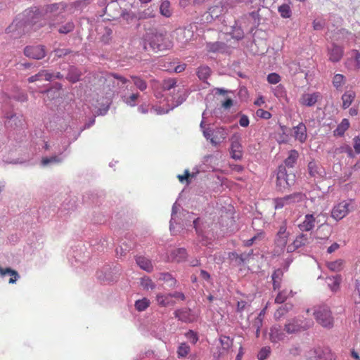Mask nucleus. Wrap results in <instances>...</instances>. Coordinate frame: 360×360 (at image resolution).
Instances as JSON below:
<instances>
[{
    "mask_svg": "<svg viewBox=\"0 0 360 360\" xmlns=\"http://www.w3.org/2000/svg\"><path fill=\"white\" fill-rule=\"evenodd\" d=\"M42 18H45L43 8L39 9L34 7L26 9L13 21L6 28V32L8 34H13L15 38L20 37L27 31V27L28 26L35 25Z\"/></svg>",
    "mask_w": 360,
    "mask_h": 360,
    "instance_id": "f257e3e1",
    "label": "nucleus"
},
{
    "mask_svg": "<svg viewBox=\"0 0 360 360\" xmlns=\"http://www.w3.org/2000/svg\"><path fill=\"white\" fill-rule=\"evenodd\" d=\"M144 30L146 33L142 38L144 50H148V45L154 51L170 49L173 46L172 41L166 37L165 33L160 32L154 27H148L146 25H144Z\"/></svg>",
    "mask_w": 360,
    "mask_h": 360,
    "instance_id": "f03ea898",
    "label": "nucleus"
},
{
    "mask_svg": "<svg viewBox=\"0 0 360 360\" xmlns=\"http://www.w3.org/2000/svg\"><path fill=\"white\" fill-rule=\"evenodd\" d=\"M313 314L316 322L321 326L326 328H331L333 326L334 318L329 307L317 306L314 308Z\"/></svg>",
    "mask_w": 360,
    "mask_h": 360,
    "instance_id": "7ed1b4c3",
    "label": "nucleus"
},
{
    "mask_svg": "<svg viewBox=\"0 0 360 360\" xmlns=\"http://www.w3.org/2000/svg\"><path fill=\"white\" fill-rule=\"evenodd\" d=\"M295 182V175L293 173L288 174L285 166H279L276 178V185L279 190H285L292 186Z\"/></svg>",
    "mask_w": 360,
    "mask_h": 360,
    "instance_id": "20e7f679",
    "label": "nucleus"
},
{
    "mask_svg": "<svg viewBox=\"0 0 360 360\" xmlns=\"http://www.w3.org/2000/svg\"><path fill=\"white\" fill-rule=\"evenodd\" d=\"M305 198L306 195L302 193H294L283 198H277L274 200V208L276 210L282 209L284 207L302 202Z\"/></svg>",
    "mask_w": 360,
    "mask_h": 360,
    "instance_id": "39448f33",
    "label": "nucleus"
},
{
    "mask_svg": "<svg viewBox=\"0 0 360 360\" xmlns=\"http://www.w3.org/2000/svg\"><path fill=\"white\" fill-rule=\"evenodd\" d=\"M67 4L63 2L55 3L43 7L45 19H51L61 15L66 9Z\"/></svg>",
    "mask_w": 360,
    "mask_h": 360,
    "instance_id": "423d86ee",
    "label": "nucleus"
},
{
    "mask_svg": "<svg viewBox=\"0 0 360 360\" xmlns=\"http://www.w3.org/2000/svg\"><path fill=\"white\" fill-rule=\"evenodd\" d=\"M349 204L346 201H342L335 205L331 211V217L336 221H340L345 217L349 212Z\"/></svg>",
    "mask_w": 360,
    "mask_h": 360,
    "instance_id": "0eeeda50",
    "label": "nucleus"
},
{
    "mask_svg": "<svg viewBox=\"0 0 360 360\" xmlns=\"http://www.w3.org/2000/svg\"><path fill=\"white\" fill-rule=\"evenodd\" d=\"M24 54L29 58L39 60L44 58L46 51L44 46H27L24 49Z\"/></svg>",
    "mask_w": 360,
    "mask_h": 360,
    "instance_id": "6e6552de",
    "label": "nucleus"
},
{
    "mask_svg": "<svg viewBox=\"0 0 360 360\" xmlns=\"http://www.w3.org/2000/svg\"><path fill=\"white\" fill-rule=\"evenodd\" d=\"M231 157L235 160H240L242 158L243 150L240 143V138L238 135L234 134L231 138Z\"/></svg>",
    "mask_w": 360,
    "mask_h": 360,
    "instance_id": "1a4fd4ad",
    "label": "nucleus"
},
{
    "mask_svg": "<svg viewBox=\"0 0 360 360\" xmlns=\"http://www.w3.org/2000/svg\"><path fill=\"white\" fill-rule=\"evenodd\" d=\"M175 317L185 323H191L196 320V316L191 309L184 308L174 311Z\"/></svg>",
    "mask_w": 360,
    "mask_h": 360,
    "instance_id": "9d476101",
    "label": "nucleus"
},
{
    "mask_svg": "<svg viewBox=\"0 0 360 360\" xmlns=\"http://www.w3.org/2000/svg\"><path fill=\"white\" fill-rule=\"evenodd\" d=\"M321 97L319 92L303 94L299 100V103L303 106L311 107L314 105Z\"/></svg>",
    "mask_w": 360,
    "mask_h": 360,
    "instance_id": "9b49d317",
    "label": "nucleus"
},
{
    "mask_svg": "<svg viewBox=\"0 0 360 360\" xmlns=\"http://www.w3.org/2000/svg\"><path fill=\"white\" fill-rule=\"evenodd\" d=\"M316 217L314 214L304 215L303 221L299 224L298 227L302 231H310L315 227Z\"/></svg>",
    "mask_w": 360,
    "mask_h": 360,
    "instance_id": "f8f14e48",
    "label": "nucleus"
},
{
    "mask_svg": "<svg viewBox=\"0 0 360 360\" xmlns=\"http://www.w3.org/2000/svg\"><path fill=\"white\" fill-rule=\"evenodd\" d=\"M293 136L300 143H304L307 139V127L303 122L293 127Z\"/></svg>",
    "mask_w": 360,
    "mask_h": 360,
    "instance_id": "ddd939ff",
    "label": "nucleus"
},
{
    "mask_svg": "<svg viewBox=\"0 0 360 360\" xmlns=\"http://www.w3.org/2000/svg\"><path fill=\"white\" fill-rule=\"evenodd\" d=\"M286 229H287L285 225H282L280 226L277 233L276 244L281 249H283L286 246L288 243L289 233L287 232Z\"/></svg>",
    "mask_w": 360,
    "mask_h": 360,
    "instance_id": "4468645a",
    "label": "nucleus"
},
{
    "mask_svg": "<svg viewBox=\"0 0 360 360\" xmlns=\"http://www.w3.org/2000/svg\"><path fill=\"white\" fill-rule=\"evenodd\" d=\"M308 236L307 234L301 233L299 236L296 237V238L294 240L293 243L290 245H289L287 247V251L288 252H292L295 251L296 249L305 245L307 243H308Z\"/></svg>",
    "mask_w": 360,
    "mask_h": 360,
    "instance_id": "2eb2a0df",
    "label": "nucleus"
},
{
    "mask_svg": "<svg viewBox=\"0 0 360 360\" xmlns=\"http://www.w3.org/2000/svg\"><path fill=\"white\" fill-rule=\"evenodd\" d=\"M102 78L104 79L103 84L108 87L111 85L112 87H115V79L120 81L122 84H126L128 82L125 77L115 73H106Z\"/></svg>",
    "mask_w": 360,
    "mask_h": 360,
    "instance_id": "dca6fc26",
    "label": "nucleus"
},
{
    "mask_svg": "<svg viewBox=\"0 0 360 360\" xmlns=\"http://www.w3.org/2000/svg\"><path fill=\"white\" fill-rule=\"evenodd\" d=\"M169 258L171 261L178 263L184 262L187 258L186 250L184 248H176L170 252Z\"/></svg>",
    "mask_w": 360,
    "mask_h": 360,
    "instance_id": "f3484780",
    "label": "nucleus"
},
{
    "mask_svg": "<svg viewBox=\"0 0 360 360\" xmlns=\"http://www.w3.org/2000/svg\"><path fill=\"white\" fill-rule=\"evenodd\" d=\"M285 336V333L283 332L280 326H274L271 328L269 339L272 342H278L283 340Z\"/></svg>",
    "mask_w": 360,
    "mask_h": 360,
    "instance_id": "a211bd4d",
    "label": "nucleus"
},
{
    "mask_svg": "<svg viewBox=\"0 0 360 360\" xmlns=\"http://www.w3.org/2000/svg\"><path fill=\"white\" fill-rule=\"evenodd\" d=\"M284 276V272L281 269H277L271 274L273 290H276L281 287V283Z\"/></svg>",
    "mask_w": 360,
    "mask_h": 360,
    "instance_id": "6ab92c4d",
    "label": "nucleus"
},
{
    "mask_svg": "<svg viewBox=\"0 0 360 360\" xmlns=\"http://www.w3.org/2000/svg\"><path fill=\"white\" fill-rule=\"evenodd\" d=\"M155 300L158 304L162 307L175 304V302L172 299L170 293L166 295L158 293L156 295Z\"/></svg>",
    "mask_w": 360,
    "mask_h": 360,
    "instance_id": "aec40b11",
    "label": "nucleus"
},
{
    "mask_svg": "<svg viewBox=\"0 0 360 360\" xmlns=\"http://www.w3.org/2000/svg\"><path fill=\"white\" fill-rule=\"evenodd\" d=\"M227 134L225 129L218 128L212 133L213 136L210 138V141L212 144L216 146L226 139Z\"/></svg>",
    "mask_w": 360,
    "mask_h": 360,
    "instance_id": "412c9836",
    "label": "nucleus"
},
{
    "mask_svg": "<svg viewBox=\"0 0 360 360\" xmlns=\"http://www.w3.org/2000/svg\"><path fill=\"white\" fill-rule=\"evenodd\" d=\"M316 360H335V355L329 349H317L314 351Z\"/></svg>",
    "mask_w": 360,
    "mask_h": 360,
    "instance_id": "4be33fe9",
    "label": "nucleus"
},
{
    "mask_svg": "<svg viewBox=\"0 0 360 360\" xmlns=\"http://www.w3.org/2000/svg\"><path fill=\"white\" fill-rule=\"evenodd\" d=\"M356 98V93L352 90L346 91L344 94L342 96V107L343 109L348 108L352 103H353L354 98Z\"/></svg>",
    "mask_w": 360,
    "mask_h": 360,
    "instance_id": "5701e85b",
    "label": "nucleus"
},
{
    "mask_svg": "<svg viewBox=\"0 0 360 360\" xmlns=\"http://www.w3.org/2000/svg\"><path fill=\"white\" fill-rule=\"evenodd\" d=\"M343 56V49L341 46L335 44L333 45V48L329 51V59L333 62L339 61Z\"/></svg>",
    "mask_w": 360,
    "mask_h": 360,
    "instance_id": "b1692460",
    "label": "nucleus"
},
{
    "mask_svg": "<svg viewBox=\"0 0 360 360\" xmlns=\"http://www.w3.org/2000/svg\"><path fill=\"white\" fill-rule=\"evenodd\" d=\"M136 262L142 269L148 272L152 271L153 266L152 265L151 261L148 258H146L143 256H139L136 258Z\"/></svg>",
    "mask_w": 360,
    "mask_h": 360,
    "instance_id": "393cba45",
    "label": "nucleus"
},
{
    "mask_svg": "<svg viewBox=\"0 0 360 360\" xmlns=\"http://www.w3.org/2000/svg\"><path fill=\"white\" fill-rule=\"evenodd\" d=\"M345 265V261L342 259H338L335 261L327 262L326 266L327 268L333 272H339L342 270Z\"/></svg>",
    "mask_w": 360,
    "mask_h": 360,
    "instance_id": "a878e982",
    "label": "nucleus"
},
{
    "mask_svg": "<svg viewBox=\"0 0 360 360\" xmlns=\"http://www.w3.org/2000/svg\"><path fill=\"white\" fill-rule=\"evenodd\" d=\"M302 329L297 320L292 319L285 325V330L288 334L297 333Z\"/></svg>",
    "mask_w": 360,
    "mask_h": 360,
    "instance_id": "bb28decb",
    "label": "nucleus"
},
{
    "mask_svg": "<svg viewBox=\"0 0 360 360\" xmlns=\"http://www.w3.org/2000/svg\"><path fill=\"white\" fill-rule=\"evenodd\" d=\"M349 120L347 118H344L333 131L334 136H342L345 132L349 129Z\"/></svg>",
    "mask_w": 360,
    "mask_h": 360,
    "instance_id": "cd10ccee",
    "label": "nucleus"
},
{
    "mask_svg": "<svg viewBox=\"0 0 360 360\" xmlns=\"http://www.w3.org/2000/svg\"><path fill=\"white\" fill-rule=\"evenodd\" d=\"M0 274L2 276H4L6 274L10 275L11 278L9 279V283H15L20 277L18 273L15 270L11 269V268H3L1 266H0Z\"/></svg>",
    "mask_w": 360,
    "mask_h": 360,
    "instance_id": "c85d7f7f",
    "label": "nucleus"
},
{
    "mask_svg": "<svg viewBox=\"0 0 360 360\" xmlns=\"http://www.w3.org/2000/svg\"><path fill=\"white\" fill-rule=\"evenodd\" d=\"M196 74L201 81L207 82V79L211 75V70L207 65L200 66L197 69Z\"/></svg>",
    "mask_w": 360,
    "mask_h": 360,
    "instance_id": "c756f323",
    "label": "nucleus"
},
{
    "mask_svg": "<svg viewBox=\"0 0 360 360\" xmlns=\"http://www.w3.org/2000/svg\"><path fill=\"white\" fill-rule=\"evenodd\" d=\"M224 12V7L221 3H219L217 5H214L211 6L208 9V13L210 14L211 19L217 18L220 16Z\"/></svg>",
    "mask_w": 360,
    "mask_h": 360,
    "instance_id": "7c9ffc66",
    "label": "nucleus"
},
{
    "mask_svg": "<svg viewBox=\"0 0 360 360\" xmlns=\"http://www.w3.org/2000/svg\"><path fill=\"white\" fill-rule=\"evenodd\" d=\"M309 173L311 176L317 177L322 176V168L320 167L316 162H310L308 165Z\"/></svg>",
    "mask_w": 360,
    "mask_h": 360,
    "instance_id": "2f4dec72",
    "label": "nucleus"
},
{
    "mask_svg": "<svg viewBox=\"0 0 360 360\" xmlns=\"http://www.w3.org/2000/svg\"><path fill=\"white\" fill-rule=\"evenodd\" d=\"M327 280L328 281V286L330 287V290L333 292H337L340 288V284L341 282V276H335L332 277L327 278Z\"/></svg>",
    "mask_w": 360,
    "mask_h": 360,
    "instance_id": "473e14b6",
    "label": "nucleus"
},
{
    "mask_svg": "<svg viewBox=\"0 0 360 360\" xmlns=\"http://www.w3.org/2000/svg\"><path fill=\"white\" fill-rule=\"evenodd\" d=\"M299 157L298 152L296 150H291L289 152L288 158L285 160L284 162L285 166L292 167Z\"/></svg>",
    "mask_w": 360,
    "mask_h": 360,
    "instance_id": "72a5a7b5",
    "label": "nucleus"
},
{
    "mask_svg": "<svg viewBox=\"0 0 360 360\" xmlns=\"http://www.w3.org/2000/svg\"><path fill=\"white\" fill-rule=\"evenodd\" d=\"M290 296H292V291L288 290L287 289H283V290L279 291L278 293L277 294L275 298V302L277 304H282Z\"/></svg>",
    "mask_w": 360,
    "mask_h": 360,
    "instance_id": "f704fd0d",
    "label": "nucleus"
},
{
    "mask_svg": "<svg viewBox=\"0 0 360 360\" xmlns=\"http://www.w3.org/2000/svg\"><path fill=\"white\" fill-rule=\"evenodd\" d=\"M160 12L161 15L166 18H169L172 15V11L171 9V4L169 1H164L161 3L160 6Z\"/></svg>",
    "mask_w": 360,
    "mask_h": 360,
    "instance_id": "c9c22d12",
    "label": "nucleus"
},
{
    "mask_svg": "<svg viewBox=\"0 0 360 360\" xmlns=\"http://www.w3.org/2000/svg\"><path fill=\"white\" fill-rule=\"evenodd\" d=\"M292 309V304L286 303L284 305L279 307L274 314L276 319H279L282 316H285L289 311Z\"/></svg>",
    "mask_w": 360,
    "mask_h": 360,
    "instance_id": "e433bc0d",
    "label": "nucleus"
},
{
    "mask_svg": "<svg viewBox=\"0 0 360 360\" xmlns=\"http://www.w3.org/2000/svg\"><path fill=\"white\" fill-rule=\"evenodd\" d=\"M150 301L148 298L144 297L136 300L135 302L134 307L138 311H143L150 306Z\"/></svg>",
    "mask_w": 360,
    "mask_h": 360,
    "instance_id": "4c0bfd02",
    "label": "nucleus"
},
{
    "mask_svg": "<svg viewBox=\"0 0 360 360\" xmlns=\"http://www.w3.org/2000/svg\"><path fill=\"white\" fill-rule=\"evenodd\" d=\"M80 73L76 68L71 67L67 75V79L71 82H76L80 79Z\"/></svg>",
    "mask_w": 360,
    "mask_h": 360,
    "instance_id": "58836bf2",
    "label": "nucleus"
},
{
    "mask_svg": "<svg viewBox=\"0 0 360 360\" xmlns=\"http://www.w3.org/2000/svg\"><path fill=\"white\" fill-rule=\"evenodd\" d=\"M131 79L134 82V85L139 89L140 91H143L147 89V83L145 80L141 79L138 76H131Z\"/></svg>",
    "mask_w": 360,
    "mask_h": 360,
    "instance_id": "ea45409f",
    "label": "nucleus"
},
{
    "mask_svg": "<svg viewBox=\"0 0 360 360\" xmlns=\"http://www.w3.org/2000/svg\"><path fill=\"white\" fill-rule=\"evenodd\" d=\"M336 154L347 153L348 157L354 158V154L352 151V148L347 144H343L339 148H337L335 150Z\"/></svg>",
    "mask_w": 360,
    "mask_h": 360,
    "instance_id": "a19ab883",
    "label": "nucleus"
},
{
    "mask_svg": "<svg viewBox=\"0 0 360 360\" xmlns=\"http://www.w3.org/2000/svg\"><path fill=\"white\" fill-rule=\"evenodd\" d=\"M278 11L282 18H289L291 17L292 11L290 6L288 4H282L278 7Z\"/></svg>",
    "mask_w": 360,
    "mask_h": 360,
    "instance_id": "79ce46f5",
    "label": "nucleus"
},
{
    "mask_svg": "<svg viewBox=\"0 0 360 360\" xmlns=\"http://www.w3.org/2000/svg\"><path fill=\"white\" fill-rule=\"evenodd\" d=\"M345 76L342 74H336L333 79V84L337 89H340L345 84Z\"/></svg>",
    "mask_w": 360,
    "mask_h": 360,
    "instance_id": "37998d69",
    "label": "nucleus"
},
{
    "mask_svg": "<svg viewBox=\"0 0 360 360\" xmlns=\"http://www.w3.org/2000/svg\"><path fill=\"white\" fill-rule=\"evenodd\" d=\"M140 96L139 93L132 94L128 97H124L123 101L128 105L134 107L136 105V101Z\"/></svg>",
    "mask_w": 360,
    "mask_h": 360,
    "instance_id": "c03bdc74",
    "label": "nucleus"
},
{
    "mask_svg": "<svg viewBox=\"0 0 360 360\" xmlns=\"http://www.w3.org/2000/svg\"><path fill=\"white\" fill-rule=\"evenodd\" d=\"M264 237V233L263 231H260L257 235L254 236L249 240H246L244 241V245L246 247H250L257 240H261Z\"/></svg>",
    "mask_w": 360,
    "mask_h": 360,
    "instance_id": "a18cd8bd",
    "label": "nucleus"
},
{
    "mask_svg": "<svg viewBox=\"0 0 360 360\" xmlns=\"http://www.w3.org/2000/svg\"><path fill=\"white\" fill-rule=\"evenodd\" d=\"M141 285L145 290H153L155 288V283L148 277H143L141 280Z\"/></svg>",
    "mask_w": 360,
    "mask_h": 360,
    "instance_id": "49530a36",
    "label": "nucleus"
},
{
    "mask_svg": "<svg viewBox=\"0 0 360 360\" xmlns=\"http://www.w3.org/2000/svg\"><path fill=\"white\" fill-rule=\"evenodd\" d=\"M176 85V79L174 78H169L167 79H165L162 82V87L163 90H170L171 89L174 88Z\"/></svg>",
    "mask_w": 360,
    "mask_h": 360,
    "instance_id": "de8ad7c7",
    "label": "nucleus"
},
{
    "mask_svg": "<svg viewBox=\"0 0 360 360\" xmlns=\"http://www.w3.org/2000/svg\"><path fill=\"white\" fill-rule=\"evenodd\" d=\"M259 15L258 11H252L244 15L246 19H251L254 25H257L259 22Z\"/></svg>",
    "mask_w": 360,
    "mask_h": 360,
    "instance_id": "09e8293b",
    "label": "nucleus"
},
{
    "mask_svg": "<svg viewBox=\"0 0 360 360\" xmlns=\"http://www.w3.org/2000/svg\"><path fill=\"white\" fill-rule=\"evenodd\" d=\"M253 254V250H251L248 253H242L238 255V260L236 261L237 265H241L244 264L245 262L249 260L250 257Z\"/></svg>",
    "mask_w": 360,
    "mask_h": 360,
    "instance_id": "8fccbe9b",
    "label": "nucleus"
},
{
    "mask_svg": "<svg viewBox=\"0 0 360 360\" xmlns=\"http://www.w3.org/2000/svg\"><path fill=\"white\" fill-rule=\"evenodd\" d=\"M190 352V347L186 343H181L178 348L179 356L184 357L186 356Z\"/></svg>",
    "mask_w": 360,
    "mask_h": 360,
    "instance_id": "3c124183",
    "label": "nucleus"
},
{
    "mask_svg": "<svg viewBox=\"0 0 360 360\" xmlns=\"http://www.w3.org/2000/svg\"><path fill=\"white\" fill-rule=\"evenodd\" d=\"M271 353L270 347H262L257 354V359L259 360H265Z\"/></svg>",
    "mask_w": 360,
    "mask_h": 360,
    "instance_id": "603ef678",
    "label": "nucleus"
},
{
    "mask_svg": "<svg viewBox=\"0 0 360 360\" xmlns=\"http://www.w3.org/2000/svg\"><path fill=\"white\" fill-rule=\"evenodd\" d=\"M62 161L61 158L54 155L51 158H44L41 160V164L44 166H46L50 163H59Z\"/></svg>",
    "mask_w": 360,
    "mask_h": 360,
    "instance_id": "864d4df0",
    "label": "nucleus"
},
{
    "mask_svg": "<svg viewBox=\"0 0 360 360\" xmlns=\"http://www.w3.org/2000/svg\"><path fill=\"white\" fill-rule=\"evenodd\" d=\"M275 96L278 98H283L286 96V91L284 86L281 84L276 86L274 89Z\"/></svg>",
    "mask_w": 360,
    "mask_h": 360,
    "instance_id": "5fc2aeb1",
    "label": "nucleus"
},
{
    "mask_svg": "<svg viewBox=\"0 0 360 360\" xmlns=\"http://www.w3.org/2000/svg\"><path fill=\"white\" fill-rule=\"evenodd\" d=\"M220 342L224 349H229L233 345V340L229 337L222 336L220 338Z\"/></svg>",
    "mask_w": 360,
    "mask_h": 360,
    "instance_id": "6e6d98bb",
    "label": "nucleus"
},
{
    "mask_svg": "<svg viewBox=\"0 0 360 360\" xmlns=\"http://www.w3.org/2000/svg\"><path fill=\"white\" fill-rule=\"evenodd\" d=\"M109 108V103L108 102H106V103L103 104L101 108H96L94 110V112L96 115H105Z\"/></svg>",
    "mask_w": 360,
    "mask_h": 360,
    "instance_id": "4d7b16f0",
    "label": "nucleus"
},
{
    "mask_svg": "<svg viewBox=\"0 0 360 360\" xmlns=\"http://www.w3.org/2000/svg\"><path fill=\"white\" fill-rule=\"evenodd\" d=\"M267 81L272 84H278L281 81V77L277 73H270L267 76Z\"/></svg>",
    "mask_w": 360,
    "mask_h": 360,
    "instance_id": "13d9d810",
    "label": "nucleus"
},
{
    "mask_svg": "<svg viewBox=\"0 0 360 360\" xmlns=\"http://www.w3.org/2000/svg\"><path fill=\"white\" fill-rule=\"evenodd\" d=\"M74 27H75L74 24L72 22H70L66 23L65 25L62 26L59 29V32L63 33V34H67V33H69L70 32L72 31Z\"/></svg>",
    "mask_w": 360,
    "mask_h": 360,
    "instance_id": "bf43d9fd",
    "label": "nucleus"
},
{
    "mask_svg": "<svg viewBox=\"0 0 360 360\" xmlns=\"http://www.w3.org/2000/svg\"><path fill=\"white\" fill-rule=\"evenodd\" d=\"M256 115L258 117L263 118L265 120H269L271 117V114L269 111L264 110L263 109H258L256 111Z\"/></svg>",
    "mask_w": 360,
    "mask_h": 360,
    "instance_id": "052dcab7",
    "label": "nucleus"
},
{
    "mask_svg": "<svg viewBox=\"0 0 360 360\" xmlns=\"http://www.w3.org/2000/svg\"><path fill=\"white\" fill-rule=\"evenodd\" d=\"M186 337L193 344H195L197 342V341L198 340V337L197 334L193 330H189L188 332H187L186 333Z\"/></svg>",
    "mask_w": 360,
    "mask_h": 360,
    "instance_id": "680f3d73",
    "label": "nucleus"
},
{
    "mask_svg": "<svg viewBox=\"0 0 360 360\" xmlns=\"http://www.w3.org/2000/svg\"><path fill=\"white\" fill-rule=\"evenodd\" d=\"M7 118L8 120L6 121V124L8 127H12L13 124L17 125V122H20L15 115H12L10 117L7 116Z\"/></svg>",
    "mask_w": 360,
    "mask_h": 360,
    "instance_id": "e2e57ef3",
    "label": "nucleus"
},
{
    "mask_svg": "<svg viewBox=\"0 0 360 360\" xmlns=\"http://www.w3.org/2000/svg\"><path fill=\"white\" fill-rule=\"evenodd\" d=\"M313 28L315 30H321L325 26V21L323 20H314L313 21Z\"/></svg>",
    "mask_w": 360,
    "mask_h": 360,
    "instance_id": "0e129e2a",
    "label": "nucleus"
},
{
    "mask_svg": "<svg viewBox=\"0 0 360 360\" xmlns=\"http://www.w3.org/2000/svg\"><path fill=\"white\" fill-rule=\"evenodd\" d=\"M353 142L355 153L356 155L360 154V137L359 136H354L353 139Z\"/></svg>",
    "mask_w": 360,
    "mask_h": 360,
    "instance_id": "69168bd1",
    "label": "nucleus"
},
{
    "mask_svg": "<svg viewBox=\"0 0 360 360\" xmlns=\"http://www.w3.org/2000/svg\"><path fill=\"white\" fill-rule=\"evenodd\" d=\"M54 52L57 58H61L68 55L70 53V51L65 49H57L54 51Z\"/></svg>",
    "mask_w": 360,
    "mask_h": 360,
    "instance_id": "338daca9",
    "label": "nucleus"
},
{
    "mask_svg": "<svg viewBox=\"0 0 360 360\" xmlns=\"http://www.w3.org/2000/svg\"><path fill=\"white\" fill-rule=\"evenodd\" d=\"M352 52L354 53V57L355 68L356 70H359L360 69V53L356 50H354Z\"/></svg>",
    "mask_w": 360,
    "mask_h": 360,
    "instance_id": "774afa93",
    "label": "nucleus"
}]
</instances>
